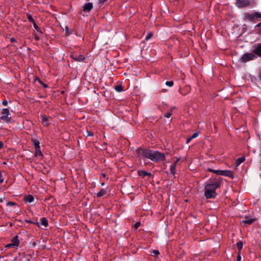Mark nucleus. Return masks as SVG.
Returning <instances> with one entry per match:
<instances>
[{"label": "nucleus", "instance_id": "nucleus-47", "mask_svg": "<svg viewBox=\"0 0 261 261\" xmlns=\"http://www.w3.org/2000/svg\"><path fill=\"white\" fill-rule=\"evenodd\" d=\"M66 32H67V35H69L70 34V33H68V28L67 27H66Z\"/></svg>", "mask_w": 261, "mask_h": 261}, {"label": "nucleus", "instance_id": "nucleus-5", "mask_svg": "<svg viewBox=\"0 0 261 261\" xmlns=\"http://www.w3.org/2000/svg\"><path fill=\"white\" fill-rule=\"evenodd\" d=\"M136 152L140 158L149 159L150 149L148 148H139L136 150Z\"/></svg>", "mask_w": 261, "mask_h": 261}, {"label": "nucleus", "instance_id": "nucleus-23", "mask_svg": "<svg viewBox=\"0 0 261 261\" xmlns=\"http://www.w3.org/2000/svg\"><path fill=\"white\" fill-rule=\"evenodd\" d=\"M106 194V191L103 189H101L100 190V191L97 193V196L98 197H100L103 196L104 195H105Z\"/></svg>", "mask_w": 261, "mask_h": 261}, {"label": "nucleus", "instance_id": "nucleus-16", "mask_svg": "<svg viewBox=\"0 0 261 261\" xmlns=\"http://www.w3.org/2000/svg\"><path fill=\"white\" fill-rule=\"evenodd\" d=\"M31 141L33 142V144L34 145L35 148H40V142L37 139L32 138L31 139Z\"/></svg>", "mask_w": 261, "mask_h": 261}, {"label": "nucleus", "instance_id": "nucleus-39", "mask_svg": "<svg viewBox=\"0 0 261 261\" xmlns=\"http://www.w3.org/2000/svg\"><path fill=\"white\" fill-rule=\"evenodd\" d=\"M4 181V178H3L2 174L1 172L0 171V183H3Z\"/></svg>", "mask_w": 261, "mask_h": 261}, {"label": "nucleus", "instance_id": "nucleus-38", "mask_svg": "<svg viewBox=\"0 0 261 261\" xmlns=\"http://www.w3.org/2000/svg\"><path fill=\"white\" fill-rule=\"evenodd\" d=\"M13 247H14V246L12 245V244H11V243L7 244L6 246V248H13Z\"/></svg>", "mask_w": 261, "mask_h": 261}, {"label": "nucleus", "instance_id": "nucleus-48", "mask_svg": "<svg viewBox=\"0 0 261 261\" xmlns=\"http://www.w3.org/2000/svg\"><path fill=\"white\" fill-rule=\"evenodd\" d=\"M11 41L12 42H15V39H14V38H12L11 39Z\"/></svg>", "mask_w": 261, "mask_h": 261}, {"label": "nucleus", "instance_id": "nucleus-17", "mask_svg": "<svg viewBox=\"0 0 261 261\" xmlns=\"http://www.w3.org/2000/svg\"><path fill=\"white\" fill-rule=\"evenodd\" d=\"M207 171L211 172L214 173L217 175H222V174L223 173L224 170H213L210 168L207 169Z\"/></svg>", "mask_w": 261, "mask_h": 261}, {"label": "nucleus", "instance_id": "nucleus-15", "mask_svg": "<svg viewBox=\"0 0 261 261\" xmlns=\"http://www.w3.org/2000/svg\"><path fill=\"white\" fill-rule=\"evenodd\" d=\"M222 176H227L231 178H233V173L230 170H224Z\"/></svg>", "mask_w": 261, "mask_h": 261}, {"label": "nucleus", "instance_id": "nucleus-27", "mask_svg": "<svg viewBox=\"0 0 261 261\" xmlns=\"http://www.w3.org/2000/svg\"><path fill=\"white\" fill-rule=\"evenodd\" d=\"M152 36H153V33L152 32H149L148 33V34L146 36L145 40L146 41H147L149 39H150V38H151L152 37Z\"/></svg>", "mask_w": 261, "mask_h": 261}, {"label": "nucleus", "instance_id": "nucleus-28", "mask_svg": "<svg viewBox=\"0 0 261 261\" xmlns=\"http://www.w3.org/2000/svg\"><path fill=\"white\" fill-rule=\"evenodd\" d=\"M33 25H34V27L35 28V29L38 32H39L41 34L42 33V32H41L40 28L36 24V23H34L33 24Z\"/></svg>", "mask_w": 261, "mask_h": 261}, {"label": "nucleus", "instance_id": "nucleus-2", "mask_svg": "<svg viewBox=\"0 0 261 261\" xmlns=\"http://www.w3.org/2000/svg\"><path fill=\"white\" fill-rule=\"evenodd\" d=\"M149 159L154 162L164 161L166 160L165 153L157 150H150Z\"/></svg>", "mask_w": 261, "mask_h": 261}, {"label": "nucleus", "instance_id": "nucleus-6", "mask_svg": "<svg viewBox=\"0 0 261 261\" xmlns=\"http://www.w3.org/2000/svg\"><path fill=\"white\" fill-rule=\"evenodd\" d=\"M255 54V53H253V50L252 53L245 54L241 57L240 61L243 63H246L253 60L256 58Z\"/></svg>", "mask_w": 261, "mask_h": 261}, {"label": "nucleus", "instance_id": "nucleus-26", "mask_svg": "<svg viewBox=\"0 0 261 261\" xmlns=\"http://www.w3.org/2000/svg\"><path fill=\"white\" fill-rule=\"evenodd\" d=\"M243 246V244L241 241H240L237 243V246L239 251H240L242 249Z\"/></svg>", "mask_w": 261, "mask_h": 261}, {"label": "nucleus", "instance_id": "nucleus-43", "mask_svg": "<svg viewBox=\"0 0 261 261\" xmlns=\"http://www.w3.org/2000/svg\"><path fill=\"white\" fill-rule=\"evenodd\" d=\"M241 257L240 253H239L237 256V261H241Z\"/></svg>", "mask_w": 261, "mask_h": 261}, {"label": "nucleus", "instance_id": "nucleus-41", "mask_svg": "<svg viewBox=\"0 0 261 261\" xmlns=\"http://www.w3.org/2000/svg\"><path fill=\"white\" fill-rule=\"evenodd\" d=\"M2 104L5 106H7L8 105V101L7 100H4L3 101H2Z\"/></svg>", "mask_w": 261, "mask_h": 261}, {"label": "nucleus", "instance_id": "nucleus-14", "mask_svg": "<svg viewBox=\"0 0 261 261\" xmlns=\"http://www.w3.org/2000/svg\"><path fill=\"white\" fill-rule=\"evenodd\" d=\"M39 223V226L40 224L46 227L48 226V221L45 217H42L40 219Z\"/></svg>", "mask_w": 261, "mask_h": 261}, {"label": "nucleus", "instance_id": "nucleus-42", "mask_svg": "<svg viewBox=\"0 0 261 261\" xmlns=\"http://www.w3.org/2000/svg\"><path fill=\"white\" fill-rule=\"evenodd\" d=\"M34 39H35V40L36 41H38V40H39V39H40L39 37V36H37V35H34Z\"/></svg>", "mask_w": 261, "mask_h": 261}, {"label": "nucleus", "instance_id": "nucleus-8", "mask_svg": "<svg viewBox=\"0 0 261 261\" xmlns=\"http://www.w3.org/2000/svg\"><path fill=\"white\" fill-rule=\"evenodd\" d=\"M51 120V118L50 117H48L45 115H41V123L45 126H47L50 124Z\"/></svg>", "mask_w": 261, "mask_h": 261}, {"label": "nucleus", "instance_id": "nucleus-45", "mask_svg": "<svg viewBox=\"0 0 261 261\" xmlns=\"http://www.w3.org/2000/svg\"><path fill=\"white\" fill-rule=\"evenodd\" d=\"M4 146V143L2 141H0V149L2 148Z\"/></svg>", "mask_w": 261, "mask_h": 261}, {"label": "nucleus", "instance_id": "nucleus-1", "mask_svg": "<svg viewBox=\"0 0 261 261\" xmlns=\"http://www.w3.org/2000/svg\"><path fill=\"white\" fill-rule=\"evenodd\" d=\"M221 184L220 178L211 177L205 185L204 196L206 199L215 198L217 195L216 192Z\"/></svg>", "mask_w": 261, "mask_h": 261}, {"label": "nucleus", "instance_id": "nucleus-36", "mask_svg": "<svg viewBox=\"0 0 261 261\" xmlns=\"http://www.w3.org/2000/svg\"><path fill=\"white\" fill-rule=\"evenodd\" d=\"M87 136L88 137H92L93 136V133L91 131H87Z\"/></svg>", "mask_w": 261, "mask_h": 261}, {"label": "nucleus", "instance_id": "nucleus-34", "mask_svg": "<svg viewBox=\"0 0 261 261\" xmlns=\"http://www.w3.org/2000/svg\"><path fill=\"white\" fill-rule=\"evenodd\" d=\"M199 133L198 132L194 133L190 137L192 139H194V138H196L198 136Z\"/></svg>", "mask_w": 261, "mask_h": 261}, {"label": "nucleus", "instance_id": "nucleus-21", "mask_svg": "<svg viewBox=\"0 0 261 261\" xmlns=\"http://www.w3.org/2000/svg\"><path fill=\"white\" fill-rule=\"evenodd\" d=\"M176 163H174L171 166L170 168V172L172 174L174 175L175 174L176 171Z\"/></svg>", "mask_w": 261, "mask_h": 261}, {"label": "nucleus", "instance_id": "nucleus-32", "mask_svg": "<svg viewBox=\"0 0 261 261\" xmlns=\"http://www.w3.org/2000/svg\"><path fill=\"white\" fill-rule=\"evenodd\" d=\"M172 115V112L171 111H169V112H167V113H166L165 114H164V116L166 118H170L171 117Z\"/></svg>", "mask_w": 261, "mask_h": 261}, {"label": "nucleus", "instance_id": "nucleus-35", "mask_svg": "<svg viewBox=\"0 0 261 261\" xmlns=\"http://www.w3.org/2000/svg\"><path fill=\"white\" fill-rule=\"evenodd\" d=\"M16 205V203L14 202H13L12 201H9L7 203V206H13V205Z\"/></svg>", "mask_w": 261, "mask_h": 261}, {"label": "nucleus", "instance_id": "nucleus-12", "mask_svg": "<svg viewBox=\"0 0 261 261\" xmlns=\"http://www.w3.org/2000/svg\"><path fill=\"white\" fill-rule=\"evenodd\" d=\"M11 244L14 246L17 247L19 244V241L18 240V237L16 236L11 240Z\"/></svg>", "mask_w": 261, "mask_h": 261}, {"label": "nucleus", "instance_id": "nucleus-3", "mask_svg": "<svg viewBox=\"0 0 261 261\" xmlns=\"http://www.w3.org/2000/svg\"><path fill=\"white\" fill-rule=\"evenodd\" d=\"M235 5L238 8L242 9L251 6H255L256 3L254 0H236Z\"/></svg>", "mask_w": 261, "mask_h": 261}, {"label": "nucleus", "instance_id": "nucleus-25", "mask_svg": "<svg viewBox=\"0 0 261 261\" xmlns=\"http://www.w3.org/2000/svg\"><path fill=\"white\" fill-rule=\"evenodd\" d=\"M27 18H28L29 21L31 23H32L33 24L35 23V20H34V19L33 18V17H32V15L31 14H27Z\"/></svg>", "mask_w": 261, "mask_h": 261}, {"label": "nucleus", "instance_id": "nucleus-33", "mask_svg": "<svg viewBox=\"0 0 261 261\" xmlns=\"http://www.w3.org/2000/svg\"><path fill=\"white\" fill-rule=\"evenodd\" d=\"M140 222H137V223H136L134 226H133V228L135 229H137L140 226Z\"/></svg>", "mask_w": 261, "mask_h": 261}, {"label": "nucleus", "instance_id": "nucleus-37", "mask_svg": "<svg viewBox=\"0 0 261 261\" xmlns=\"http://www.w3.org/2000/svg\"><path fill=\"white\" fill-rule=\"evenodd\" d=\"M152 252L155 256H158L160 254L159 251L157 250H153Z\"/></svg>", "mask_w": 261, "mask_h": 261}, {"label": "nucleus", "instance_id": "nucleus-20", "mask_svg": "<svg viewBox=\"0 0 261 261\" xmlns=\"http://www.w3.org/2000/svg\"><path fill=\"white\" fill-rule=\"evenodd\" d=\"M245 160V156H242L238 158L236 161V166H239L242 163H243Z\"/></svg>", "mask_w": 261, "mask_h": 261}, {"label": "nucleus", "instance_id": "nucleus-9", "mask_svg": "<svg viewBox=\"0 0 261 261\" xmlns=\"http://www.w3.org/2000/svg\"><path fill=\"white\" fill-rule=\"evenodd\" d=\"M253 53L261 57V43H258L253 49Z\"/></svg>", "mask_w": 261, "mask_h": 261}, {"label": "nucleus", "instance_id": "nucleus-30", "mask_svg": "<svg viewBox=\"0 0 261 261\" xmlns=\"http://www.w3.org/2000/svg\"><path fill=\"white\" fill-rule=\"evenodd\" d=\"M166 85L167 86H169L170 87H171L173 86L174 83L173 81H167L165 83Z\"/></svg>", "mask_w": 261, "mask_h": 261}, {"label": "nucleus", "instance_id": "nucleus-4", "mask_svg": "<svg viewBox=\"0 0 261 261\" xmlns=\"http://www.w3.org/2000/svg\"><path fill=\"white\" fill-rule=\"evenodd\" d=\"M244 19L249 21H254L258 18H261V13L255 12L254 13H245L244 14Z\"/></svg>", "mask_w": 261, "mask_h": 261}, {"label": "nucleus", "instance_id": "nucleus-31", "mask_svg": "<svg viewBox=\"0 0 261 261\" xmlns=\"http://www.w3.org/2000/svg\"><path fill=\"white\" fill-rule=\"evenodd\" d=\"M25 222H26L27 223H28L35 224H36L38 226H39V223L38 222H34L30 220H25Z\"/></svg>", "mask_w": 261, "mask_h": 261}, {"label": "nucleus", "instance_id": "nucleus-10", "mask_svg": "<svg viewBox=\"0 0 261 261\" xmlns=\"http://www.w3.org/2000/svg\"><path fill=\"white\" fill-rule=\"evenodd\" d=\"M93 8V4L92 3H88L84 5L83 7V11L89 12Z\"/></svg>", "mask_w": 261, "mask_h": 261}, {"label": "nucleus", "instance_id": "nucleus-22", "mask_svg": "<svg viewBox=\"0 0 261 261\" xmlns=\"http://www.w3.org/2000/svg\"><path fill=\"white\" fill-rule=\"evenodd\" d=\"M71 57L73 58V59H74L75 61H79V62H81V61H83L85 59V57H83V56H81V55H79L78 57H74V55H72Z\"/></svg>", "mask_w": 261, "mask_h": 261}, {"label": "nucleus", "instance_id": "nucleus-52", "mask_svg": "<svg viewBox=\"0 0 261 261\" xmlns=\"http://www.w3.org/2000/svg\"><path fill=\"white\" fill-rule=\"evenodd\" d=\"M181 94H182V95H185L184 94H183L182 93L180 92Z\"/></svg>", "mask_w": 261, "mask_h": 261}, {"label": "nucleus", "instance_id": "nucleus-51", "mask_svg": "<svg viewBox=\"0 0 261 261\" xmlns=\"http://www.w3.org/2000/svg\"><path fill=\"white\" fill-rule=\"evenodd\" d=\"M103 176H105V174H102Z\"/></svg>", "mask_w": 261, "mask_h": 261}, {"label": "nucleus", "instance_id": "nucleus-50", "mask_svg": "<svg viewBox=\"0 0 261 261\" xmlns=\"http://www.w3.org/2000/svg\"><path fill=\"white\" fill-rule=\"evenodd\" d=\"M179 160H180L179 158L177 159L176 161L174 163H176V164L179 161Z\"/></svg>", "mask_w": 261, "mask_h": 261}, {"label": "nucleus", "instance_id": "nucleus-19", "mask_svg": "<svg viewBox=\"0 0 261 261\" xmlns=\"http://www.w3.org/2000/svg\"><path fill=\"white\" fill-rule=\"evenodd\" d=\"M254 221V219H250L248 217H245L242 222L247 224H251Z\"/></svg>", "mask_w": 261, "mask_h": 261}, {"label": "nucleus", "instance_id": "nucleus-46", "mask_svg": "<svg viewBox=\"0 0 261 261\" xmlns=\"http://www.w3.org/2000/svg\"><path fill=\"white\" fill-rule=\"evenodd\" d=\"M107 0H99V3L102 4L106 2Z\"/></svg>", "mask_w": 261, "mask_h": 261}, {"label": "nucleus", "instance_id": "nucleus-13", "mask_svg": "<svg viewBox=\"0 0 261 261\" xmlns=\"http://www.w3.org/2000/svg\"><path fill=\"white\" fill-rule=\"evenodd\" d=\"M34 156L35 157H39L40 159H42L43 155L41 151L40 147L35 148V152L34 154Z\"/></svg>", "mask_w": 261, "mask_h": 261}, {"label": "nucleus", "instance_id": "nucleus-40", "mask_svg": "<svg viewBox=\"0 0 261 261\" xmlns=\"http://www.w3.org/2000/svg\"><path fill=\"white\" fill-rule=\"evenodd\" d=\"M256 27L257 28H259V33H261V22L258 23L256 25Z\"/></svg>", "mask_w": 261, "mask_h": 261}, {"label": "nucleus", "instance_id": "nucleus-11", "mask_svg": "<svg viewBox=\"0 0 261 261\" xmlns=\"http://www.w3.org/2000/svg\"><path fill=\"white\" fill-rule=\"evenodd\" d=\"M138 174L139 176H141L142 178L145 177V176L150 177L151 176V173L150 172H147L144 170H138Z\"/></svg>", "mask_w": 261, "mask_h": 261}, {"label": "nucleus", "instance_id": "nucleus-18", "mask_svg": "<svg viewBox=\"0 0 261 261\" xmlns=\"http://www.w3.org/2000/svg\"><path fill=\"white\" fill-rule=\"evenodd\" d=\"M34 200V197L32 195H28L24 197V200L26 202L31 203Z\"/></svg>", "mask_w": 261, "mask_h": 261}, {"label": "nucleus", "instance_id": "nucleus-7", "mask_svg": "<svg viewBox=\"0 0 261 261\" xmlns=\"http://www.w3.org/2000/svg\"><path fill=\"white\" fill-rule=\"evenodd\" d=\"M2 116L1 117V119L3 121L9 123L11 120V117H9L10 113L8 109H4L2 111Z\"/></svg>", "mask_w": 261, "mask_h": 261}, {"label": "nucleus", "instance_id": "nucleus-44", "mask_svg": "<svg viewBox=\"0 0 261 261\" xmlns=\"http://www.w3.org/2000/svg\"><path fill=\"white\" fill-rule=\"evenodd\" d=\"M192 139L191 137H190V138H188V139H187L186 143H187V144H188V143H189V142L192 140Z\"/></svg>", "mask_w": 261, "mask_h": 261}, {"label": "nucleus", "instance_id": "nucleus-49", "mask_svg": "<svg viewBox=\"0 0 261 261\" xmlns=\"http://www.w3.org/2000/svg\"><path fill=\"white\" fill-rule=\"evenodd\" d=\"M258 77H259V80H261V72L259 73V74L258 75Z\"/></svg>", "mask_w": 261, "mask_h": 261}, {"label": "nucleus", "instance_id": "nucleus-24", "mask_svg": "<svg viewBox=\"0 0 261 261\" xmlns=\"http://www.w3.org/2000/svg\"><path fill=\"white\" fill-rule=\"evenodd\" d=\"M115 89L116 91L120 92L123 91V87L121 85H118L115 86Z\"/></svg>", "mask_w": 261, "mask_h": 261}, {"label": "nucleus", "instance_id": "nucleus-29", "mask_svg": "<svg viewBox=\"0 0 261 261\" xmlns=\"http://www.w3.org/2000/svg\"><path fill=\"white\" fill-rule=\"evenodd\" d=\"M35 81H38L44 88H47L48 87V86L45 84V83H43L40 79L39 78H36Z\"/></svg>", "mask_w": 261, "mask_h": 261}]
</instances>
